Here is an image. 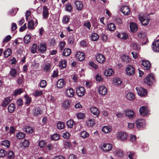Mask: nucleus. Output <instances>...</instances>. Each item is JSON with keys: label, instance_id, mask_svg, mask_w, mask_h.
Wrapping results in <instances>:
<instances>
[{"label": "nucleus", "instance_id": "1", "mask_svg": "<svg viewBox=\"0 0 159 159\" xmlns=\"http://www.w3.org/2000/svg\"><path fill=\"white\" fill-rule=\"evenodd\" d=\"M144 83L148 85H151L154 84L155 80L152 73L148 75L143 80Z\"/></svg>", "mask_w": 159, "mask_h": 159}, {"label": "nucleus", "instance_id": "2", "mask_svg": "<svg viewBox=\"0 0 159 159\" xmlns=\"http://www.w3.org/2000/svg\"><path fill=\"white\" fill-rule=\"evenodd\" d=\"M135 123L137 128L139 129H143L146 125L145 120L143 119H137L136 120Z\"/></svg>", "mask_w": 159, "mask_h": 159}, {"label": "nucleus", "instance_id": "3", "mask_svg": "<svg viewBox=\"0 0 159 159\" xmlns=\"http://www.w3.org/2000/svg\"><path fill=\"white\" fill-rule=\"evenodd\" d=\"M139 19L142 24L144 25H148L150 21V19L144 15L143 14L141 13L139 16Z\"/></svg>", "mask_w": 159, "mask_h": 159}, {"label": "nucleus", "instance_id": "4", "mask_svg": "<svg viewBox=\"0 0 159 159\" xmlns=\"http://www.w3.org/2000/svg\"><path fill=\"white\" fill-rule=\"evenodd\" d=\"M125 72L128 75H132L135 72V70L132 66L131 65H127L126 68Z\"/></svg>", "mask_w": 159, "mask_h": 159}, {"label": "nucleus", "instance_id": "5", "mask_svg": "<svg viewBox=\"0 0 159 159\" xmlns=\"http://www.w3.org/2000/svg\"><path fill=\"white\" fill-rule=\"evenodd\" d=\"M136 89L138 95L140 96L144 97L147 94V90L142 87H136Z\"/></svg>", "mask_w": 159, "mask_h": 159}, {"label": "nucleus", "instance_id": "6", "mask_svg": "<svg viewBox=\"0 0 159 159\" xmlns=\"http://www.w3.org/2000/svg\"><path fill=\"white\" fill-rule=\"evenodd\" d=\"M112 148V145L109 143H104L100 147V149L104 152L109 151Z\"/></svg>", "mask_w": 159, "mask_h": 159}, {"label": "nucleus", "instance_id": "7", "mask_svg": "<svg viewBox=\"0 0 159 159\" xmlns=\"http://www.w3.org/2000/svg\"><path fill=\"white\" fill-rule=\"evenodd\" d=\"M140 114L143 116H147L149 112L148 108L146 106H142L140 107L139 109Z\"/></svg>", "mask_w": 159, "mask_h": 159}, {"label": "nucleus", "instance_id": "8", "mask_svg": "<svg viewBox=\"0 0 159 159\" xmlns=\"http://www.w3.org/2000/svg\"><path fill=\"white\" fill-rule=\"evenodd\" d=\"M117 137L119 140L124 141L127 139V134L124 132H119L117 133Z\"/></svg>", "mask_w": 159, "mask_h": 159}, {"label": "nucleus", "instance_id": "9", "mask_svg": "<svg viewBox=\"0 0 159 159\" xmlns=\"http://www.w3.org/2000/svg\"><path fill=\"white\" fill-rule=\"evenodd\" d=\"M19 69H16L14 68L11 69L9 74L13 78H16L17 74H19Z\"/></svg>", "mask_w": 159, "mask_h": 159}, {"label": "nucleus", "instance_id": "10", "mask_svg": "<svg viewBox=\"0 0 159 159\" xmlns=\"http://www.w3.org/2000/svg\"><path fill=\"white\" fill-rule=\"evenodd\" d=\"M77 95L79 97H82L84 95L85 91L84 88L83 87H80L77 89L76 91Z\"/></svg>", "mask_w": 159, "mask_h": 159}, {"label": "nucleus", "instance_id": "11", "mask_svg": "<svg viewBox=\"0 0 159 159\" xmlns=\"http://www.w3.org/2000/svg\"><path fill=\"white\" fill-rule=\"evenodd\" d=\"M152 48L153 51L155 52H159V40L153 42Z\"/></svg>", "mask_w": 159, "mask_h": 159}, {"label": "nucleus", "instance_id": "12", "mask_svg": "<svg viewBox=\"0 0 159 159\" xmlns=\"http://www.w3.org/2000/svg\"><path fill=\"white\" fill-rule=\"evenodd\" d=\"M142 65L143 66V68L145 70H149L150 68L151 64L150 62L147 60H143Z\"/></svg>", "mask_w": 159, "mask_h": 159}, {"label": "nucleus", "instance_id": "13", "mask_svg": "<svg viewBox=\"0 0 159 159\" xmlns=\"http://www.w3.org/2000/svg\"><path fill=\"white\" fill-rule=\"evenodd\" d=\"M98 93L101 95H105L107 93V89L104 86H99L98 91Z\"/></svg>", "mask_w": 159, "mask_h": 159}, {"label": "nucleus", "instance_id": "14", "mask_svg": "<svg viewBox=\"0 0 159 159\" xmlns=\"http://www.w3.org/2000/svg\"><path fill=\"white\" fill-rule=\"evenodd\" d=\"M97 61L100 63H102L105 61V58L103 55L100 53L97 54L96 57Z\"/></svg>", "mask_w": 159, "mask_h": 159}, {"label": "nucleus", "instance_id": "15", "mask_svg": "<svg viewBox=\"0 0 159 159\" xmlns=\"http://www.w3.org/2000/svg\"><path fill=\"white\" fill-rule=\"evenodd\" d=\"M47 50V46L45 43H40L38 47V50L42 53H44Z\"/></svg>", "mask_w": 159, "mask_h": 159}, {"label": "nucleus", "instance_id": "16", "mask_svg": "<svg viewBox=\"0 0 159 159\" xmlns=\"http://www.w3.org/2000/svg\"><path fill=\"white\" fill-rule=\"evenodd\" d=\"M65 92L67 96L70 98L74 96L75 93L72 88H69L66 89L65 90Z\"/></svg>", "mask_w": 159, "mask_h": 159}, {"label": "nucleus", "instance_id": "17", "mask_svg": "<svg viewBox=\"0 0 159 159\" xmlns=\"http://www.w3.org/2000/svg\"><path fill=\"white\" fill-rule=\"evenodd\" d=\"M138 37L140 39H144V40L145 41L144 42H143L142 44H145L148 41V38L146 37V35L145 33L140 32L138 34Z\"/></svg>", "mask_w": 159, "mask_h": 159}, {"label": "nucleus", "instance_id": "18", "mask_svg": "<svg viewBox=\"0 0 159 159\" xmlns=\"http://www.w3.org/2000/svg\"><path fill=\"white\" fill-rule=\"evenodd\" d=\"M43 68L44 72H48L51 70V66L49 63H46L43 65Z\"/></svg>", "mask_w": 159, "mask_h": 159}, {"label": "nucleus", "instance_id": "19", "mask_svg": "<svg viewBox=\"0 0 159 159\" xmlns=\"http://www.w3.org/2000/svg\"><path fill=\"white\" fill-rule=\"evenodd\" d=\"M125 114L126 116L129 119L133 118L134 116V111L131 110H128L125 111Z\"/></svg>", "mask_w": 159, "mask_h": 159}, {"label": "nucleus", "instance_id": "20", "mask_svg": "<svg viewBox=\"0 0 159 159\" xmlns=\"http://www.w3.org/2000/svg\"><path fill=\"white\" fill-rule=\"evenodd\" d=\"M76 57L80 61H82L85 59V55L83 52L79 51L77 52Z\"/></svg>", "mask_w": 159, "mask_h": 159}, {"label": "nucleus", "instance_id": "21", "mask_svg": "<svg viewBox=\"0 0 159 159\" xmlns=\"http://www.w3.org/2000/svg\"><path fill=\"white\" fill-rule=\"evenodd\" d=\"M121 11L122 13L125 15H128L130 13L129 8L126 6L122 7L121 8Z\"/></svg>", "mask_w": 159, "mask_h": 159}, {"label": "nucleus", "instance_id": "22", "mask_svg": "<svg viewBox=\"0 0 159 159\" xmlns=\"http://www.w3.org/2000/svg\"><path fill=\"white\" fill-rule=\"evenodd\" d=\"M91 113L94 116H98L99 114V111L96 107H92L90 108Z\"/></svg>", "mask_w": 159, "mask_h": 159}, {"label": "nucleus", "instance_id": "23", "mask_svg": "<svg viewBox=\"0 0 159 159\" xmlns=\"http://www.w3.org/2000/svg\"><path fill=\"white\" fill-rule=\"evenodd\" d=\"M43 17L45 19H47L48 17L49 13L48 8L46 6H44L43 10Z\"/></svg>", "mask_w": 159, "mask_h": 159}, {"label": "nucleus", "instance_id": "24", "mask_svg": "<svg viewBox=\"0 0 159 159\" xmlns=\"http://www.w3.org/2000/svg\"><path fill=\"white\" fill-rule=\"evenodd\" d=\"M75 4L76 8L78 10H81L83 8V5L82 2L78 1H76Z\"/></svg>", "mask_w": 159, "mask_h": 159}, {"label": "nucleus", "instance_id": "25", "mask_svg": "<svg viewBox=\"0 0 159 159\" xmlns=\"http://www.w3.org/2000/svg\"><path fill=\"white\" fill-rule=\"evenodd\" d=\"M121 59L123 61L126 63H129L131 60L130 58L128 56L125 54L122 56L121 57Z\"/></svg>", "mask_w": 159, "mask_h": 159}, {"label": "nucleus", "instance_id": "26", "mask_svg": "<svg viewBox=\"0 0 159 159\" xmlns=\"http://www.w3.org/2000/svg\"><path fill=\"white\" fill-rule=\"evenodd\" d=\"M65 85V84L63 79H61L58 80L57 81V86L58 88H62L64 87Z\"/></svg>", "mask_w": 159, "mask_h": 159}, {"label": "nucleus", "instance_id": "27", "mask_svg": "<svg viewBox=\"0 0 159 159\" xmlns=\"http://www.w3.org/2000/svg\"><path fill=\"white\" fill-rule=\"evenodd\" d=\"M114 153L116 157H122L123 155V151L120 149H117L115 152H114Z\"/></svg>", "mask_w": 159, "mask_h": 159}, {"label": "nucleus", "instance_id": "28", "mask_svg": "<svg viewBox=\"0 0 159 159\" xmlns=\"http://www.w3.org/2000/svg\"><path fill=\"white\" fill-rule=\"evenodd\" d=\"M117 37L124 40H126L128 38V35L125 33H119L117 35Z\"/></svg>", "mask_w": 159, "mask_h": 159}, {"label": "nucleus", "instance_id": "29", "mask_svg": "<svg viewBox=\"0 0 159 159\" xmlns=\"http://www.w3.org/2000/svg\"><path fill=\"white\" fill-rule=\"evenodd\" d=\"M16 106L13 103H11L8 106V111L10 113L13 112L15 110Z\"/></svg>", "mask_w": 159, "mask_h": 159}, {"label": "nucleus", "instance_id": "30", "mask_svg": "<svg viewBox=\"0 0 159 159\" xmlns=\"http://www.w3.org/2000/svg\"><path fill=\"white\" fill-rule=\"evenodd\" d=\"M86 125L89 127L93 126L95 124L94 120L93 119H89L86 121Z\"/></svg>", "mask_w": 159, "mask_h": 159}, {"label": "nucleus", "instance_id": "31", "mask_svg": "<svg viewBox=\"0 0 159 159\" xmlns=\"http://www.w3.org/2000/svg\"><path fill=\"white\" fill-rule=\"evenodd\" d=\"M111 128L110 126H104L102 129V130L105 133H108L111 131Z\"/></svg>", "mask_w": 159, "mask_h": 159}, {"label": "nucleus", "instance_id": "32", "mask_svg": "<svg viewBox=\"0 0 159 159\" xmlns=\"http://www.w3.org/2000/svg\"><path fill=\"white\" fill-rule=\"evenodd\" d=\"M126 98L129 100H132L135 98V96L134 94L131 92H128L126 95Z\"/></svg>", "mask_w": 159, "mask_h": 159}, {"label": "nucleus", "instance_id": "33", "mask_svg": "<svg viewBox=\"0 0 159 159\" xmlns=\"http://www.w3.org/2000/svg\"><path fill=\"white\" fill-rule=\"evenodd\" d=\"M113 73V71L112 68H108L105 71L104 74L107 76H110Z\"/></svg>", "mask_w": 159, "mask_h": 159}, {"label": "nucleus", "instance_id": "34", "mask_svg": "<svg viewBox=\"0 0 159 159\" xmlns=\"http://www.w3.org/2000/svg\"><path fill=\"white\" fill-rule=\"evenodd\" d=\"M11 102V99L9 98H5L3 101L2 106L4 107H6Z\"/></svg>", "mask_w": 159, "mask_h": 159}, {"label": "nucleus", "instance_id": "35", "mask_svg": "<svg viewBox=\"0 0 159 159\" xmlns=\"http://www.w3.org/2000/svg\"><path fill=\"white\" fill-rule=\"evenodd\" d=\"M24 76L22 75H20L17 77L16 82L18 84H21L24 81Z\"/></svg>", "mask_w": 159, "mask_h": 159}, {"label": "nucleus", "instance_id": "36", "mask_svg": "<svg viewBox=\"0 0 159 159\" xmlns=\"http://www.w3.org/2000/svg\"><path fill=\"white\" fill-rule=\"evenodd\" d=\"M130 30H138V25L135 23L131 22L130 23Z\"/></svg>", "mask_w": 159, "mask_h": 159}, {"label": "nucleus", "instance_id": "37", "mask_svg": "<svg viewBox=\"0 0 159 159\" xmlns=\"http://www.w3.org/2000/svg\"><path fill=\"white\" fill-rule=\"evenodd\" d=\"M11 53V50L10 48H7L6 50H5L3 54L4 56L5 57H7Z\"/></svg>", "mask_w": 159, "mask_h": 159}, {"label": "nucleus", "instance_id": "38", "mask_svg": "<svg viewBox=\"0 0 159 159\" xmlns=\"http://www.w3.org/2000/svg\"><path fill=\"white\" fill-rule=\"evenodd\" d=\"M10 143L9 141L6 140L2 141V145L6 148H8L10 145Z\"/></svg>", "mask_w": 159, "mask_h": 159}, {"label": "nucleus", "instance_id": "39", "mask_svg": "<svg viewBox=\"0 0 159 159\" xmlns=\"http://www.w3.org/2000/svg\"><path fill=\"white\" fill-rule=\"evenodd\" d=\"M34 21L32 20L30 21L28 23V28L29 29L33 30L34 29Z\"/></svg>", "mask_w": 159, "mask_h": 159}, {"label": "nucleus", "instance_id": "40", "mask_svg": "<svg viewBox=\"0 0 159 159\" xmlns=\"http://www.w3.org/2000/svg\"><path fill=\"white\" fill-rule=\"evenodd\" d=\"M67 126L69 128H72L75 125V122L72 120H68L66 122Z\"/></svg>", "mask_w": 159, "mask_h": 159}, {"label": "nucleus", "instance_id": "41", "mask_svg": "<svg viewBox=\"0 0 159 159\" xmlns=\"http://www.w3.org/2000/svg\"><path fill=\"white\" fill-rule=\"evenodd\" d=\"M23 130L25 132L28 133H32L33 131V128L30 126L26 127L23 129Z\"/></svg>", "mask_w": 159, "mask_h": 159}, {"label": "nucleus", "instance_id": "42", "mask_svg": "<svg viewBox=\"0 0 159 159\" xmlns=\"http://www.w3.org/2000/svg\"><path fill=\"white\" fill-rule=\"evenodd\" d=\"M70 19V16L66 15L63 16L62 19V22L64 24H66L68 23Z\"/></svg>", "mask_w": 159, "mask_h": 159}, {"label": "nucleus", "instance_id": "43", "mask_svg": "<svg viewBox=\"0 0 159 159\" xmlns=\"http://www.w3.org/2000/svg\"><path fill=\"white\" fill-rule=\"evenodd\" d=\"M71 52V50L69 48H65L64 49L63 54L65 56L69 55Z\"/></svg>", "mask_w": 159, "mask_h": 159}, {"label": "nucleus", "instance_id": "44", "mask_svg": "<svg viewBox=\"0 0 159 159\" xmlns=\"http://www.w3.org/2000/svg\"><path fill=\"white\" fill-rule=\"evenodd\" d=\"M128 157L130 159H135V154L133 152H127Z\"/></svg>", "mask_w": 159, "mask_h": 159}, {"label": "nucleus", "instance_id": "45", "mask_svg": "<svg viewBox=\"0 0 159 159\" xmlns=\"http://www.w3.org/2000/svg\"><path fill=\"white\" fill-rule=\"evenodd\" d=\"M30 144L29 140L26 139H24L23 141L21 143V146L24 148L28 147Z\"/></svg>", "mask_w": 159, "mask_h": 159}, {"label": "nucleus", "instance_id": "46", "mask_svg": "<svg viewBox=\"0 0 159 159\" xmlns=\"http://www.w3.org/2000/svg\"><path fill=\"white\" fill-rule=\"evenodd\" d=\"M23 92V90L22 89H17L15 90L13 94V95L16 96L18 95H20Z\"/></svg>", "mask_w": 159, "mask_h": 159}, {"label": "nucleus", "instance_id": "47", "mask_svg": "<svg viewBox=\"0 0 159 159\" xmlns=\"http://www.w3.org/2000/svg\"><path fill=\"white\" fill-rule=\"evenodd\" d=\"M57 126L59 129H62L65 127V124L63 122L59 121L57 124Z\"/></svg>", "mask_w": 159, "mask_h": 159}, {"label": "nucleus", "instance_id": "48", "mask_svg": "<svg viewBox=\"0 0 159 159\" xmlns=\"http://www.w3.org/2000/svg\"><path fill=\"white\" fill-rule=\"evenodd\" d=\"M31 36L29 35H27L24 37V41L25 43L28 44L30 41Z\"/></svg>", "mask_w": 159, "mask_h": 159}, {"label": "nucleus", "instance_id": "49", "mask_svg": "<svg viewBox=\"0 0 159 159\" xmlns=\"http://www.w3.org/2000/svg\"><path fill=\"white\" fill-rule=\"evenodd\" d=\"M37 45L36 44L34 43L33 44L31 48V51L33 53H35L37 52Z\"/></svg>", "mask_w": 159, "mask_h": 159}, {"label": "nucleus", "instance_id": "50", "mask_svg": "<svg viewBox=\"0 0 159 159\" xmlns=\"http://www.w3.org/2000/svg\"><path fill=\"white\" fill-rule=\"evenodd\" d=\"M15 157L14 153L11 151H9L7 153V158L8 159H13Z\"/></svg>", "mask_w": 159, "mask_h": 159}, {"label": "nucleus", "instance_id": "51", "mask_svg": "<svg viewBox=\"0 0 159 159\" xmlns=\"http://www.w3.org/2000/svg\"><path fill=\"white\" fill-rule=\"evenodd\" d=\"M80 136L84 139L88 137L89 136V134L85 131H83L80 133Z\"/></svg>", "mask_w": 159, "mask_h": 159}, {"label": "nucleus", "instance_id": "52", "mask_svg": "<svg viewBox=\"0 0 159 159\" xmlns=\"http://www.w3.org/2000/svg\"><path fill=\"white\" fill-rule=\"evenodd\" d=\"M91 38L93 41H96L99 39V36L97 34L94 33L92 35Z\"/></svg>", "mask_w": 159, "mask_h": 159}, {"label": "nucleus", "instance_id": "53", "mask_svg": "<svg viewBox=\"0 0 159 159\" xmlns=\"http://www.w3.org/2000/svg\"><path fill=\"white\" fill-rule=\"evenodd\" d=\"M70 103L69 101L68 100H65L64 101L62 104V106L65 108L66 109L69 107Z\"/></svg>", "mask_w": 159, "mask_h": 159}, {"label": "nucleus", "instance_id": "54", "mask_svg": "<svg viewBox=\"0 0 159 159\" xmlns=\"http://www.w3.org/2000/svg\"><path fill=\"white\" fill-rule=\"evenodd\" d=\"M107 27L108 30H115L116 28L115 24L113 23H110L108 24Z\"/></svg>", "mask_w": 159, "mask_h": 159}, {"label": "nucleus", "instance_id": "55", "mask_svg": "<svg viewBox=\"0 0 159 159\" xmlns=\"http://www.w3.org/2000/svg\"><path fill=\"white\" fill-rule=\"evenodd\" d=\"M66 61H61L59 62V65L61 68H64L66 67Z\"/></svg>", "mask_w": 159, "mask_h": 159}, {"label": "nucleus", "instance_id": "56", "mask_svg": "<svg viewBox=\"0 0 159 159\" xmlns=\"http://www.w3.org/2000/svg\"><path fill=\"white\" fill-rule=\"evenodd\" d=\"M63 145L64 147L66 148H70L71 147L70 143L68 141H65L64 142Z\"/></svg>", "mask_w": 159, "mask_h": 159}, {"label": "nucleus", "instance_id": "57", "mask_svg": "<svg viewBox=\"0 0 159 159\" xmlns=\"http://www.w3.org/2000/svg\"><path fill=\"white\" fill-rule=\"evenodd\" d=\"M47 85V82L45 80H42L40 81L39 86L42 88H44Z\"/></svg>", "mask_w": 159, "mask_h": 159}, {"label": "nucleus", "instance_id": "58", "mask_svg": "<svg viewBox=\"0 0 159 159\" xmlns=\"http://www.w3.org/2000/svg\"><path fill=\"white\" fill-rule=\"evenodd\" d=\"M43 93V92L42 91H38V90H35L33 93V95L35 97H37L40 96Z\"/></svg>", "mask_w": 159, "mask_h": 159}, {"label": "nucleus", "instance_id": "59", "mask_svg": "<svg viewBox=\"0 0 159 159\" xmlns=\"http://www.w3.org/2000/svg\"><path fill=\"white\" fill-rule=\"evenodd\" d=\"M113 82L115 85H121L122 82L120 79L119 78H116L114 80Z\"/></svg>", "mask_w": 159, "mask_h": 159}, {"label": "nucleus", "instance_id": "60", "mask_svg": "<svg viewBox=\"0 0 159 159\" xmlns=\"http://www.w3.org/2000/svg\"><path fill=\"white\" fill-rule=\"evenodd\" d=\"M42 111L39 108H36L34 111V114L35 115H37L39 114H41Z\"/></svg>", "mask_w": 159, "mask_h": 159}, {"label": "nucleus", "instance_id": "61", "mask_svg": "<svg viewBox=\"0 0 159 159\" xmlns=\"http://www.w3.org/2000/svg\"><path fill=\"white\" fill-rule=\"evenodd\" d=\"M25 136V134L23 132H19L16 134V137L19 139L24 138Z\"/></svg>", "mask_w": 159, "mask_h": 159}, {"label": "nucleus", "instance_id": "62", "mask_svg": "<svg viewBox=\"0 0 159 159\" xmlns=\"http://www.w3.org/2000/svg\"><path fill=\"white\" fill-rule=\"evenodd\" d=\"M85 116V113L80 112L77 114V117L79 119H83Z\"/></svg>", "mask_w": 159, "mask_h": 159}, {"label": "nucleus", "instance_id": "63", "mask_svg": "<svg viewBox=\"0 0 159 159\" xmlns=\"http://www.w3.org/2000/svg\"><path fill=\"white\" fill-rule=\"evenodd\" d=\"M132 47L135 50L137 51L140 49V47L139 45H138L136 43H134L132 44Z\"/></svg>", "mask_w": 159, "mask_h": 159}, {"label": "nucleus", "instance_id": "64", "mask_svg": "<svg viewBox=\"0 0 159 159\" xmlns=\"http://www.w3.org/2000/svg\"><path fill=\"white\" fill-rule=\"evenodd\" d=\"M66 10L70 12L71 11L72 9V7L70 3H68L66 6Z\"/></svg>", "mask_w": 159, "mask_h": 159}]
</instances>
